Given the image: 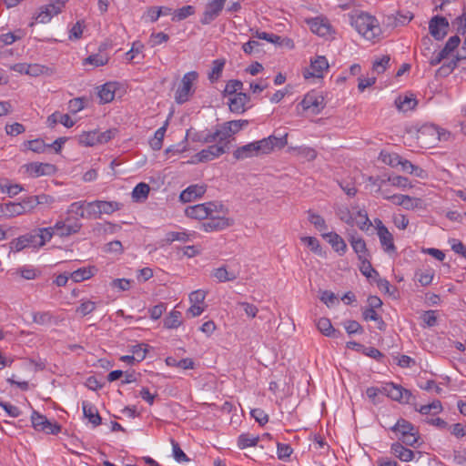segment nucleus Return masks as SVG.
Instances as JSON below:
<instances>
[{
  "label": "nucleus",
  "mask_w": 466,
  "mask_h": 466,
  "mask_svg": "<svg viewBox=\"0 0 466 466\" xmlns=\"http://www.w3.org/2000/svg\"><path fill=\"white\" fill-rule=\"evenodd\" d=\"M350 25L367 40H374L381 29L377 18L365 12H355L350 15Z\"/></svg>",
  "instance_id": "nucleus-1"
},
{
  "label": "nucleus",
  "mask_w": 466,
  "mask_h": 466,
  "mask_svg": "<svg viewBox=\"0 0 466 466\" xmlns=\"http://www.w3.org/2000/svg\"><path fill=\"white\" fill-rule=\"evenodd\" d=\"M390 430L396 434L399 441L407 446L415 447L420 439L418 429L402 418L399 419Z\"/></svg>",
  "instance_id": "nucleus-2"
},
{
  "label": "nucleus",
  "mask_w": 466,
  "mask_h": 466,
  "mask_svg": "<svg viewBox=\"0 0 466 466\" xmlns=\"http://www.w3.org/2000/svg\"><path fill=\"white\" fill-rule=\"evenodd\" d=\"M198 74L196 71L186 73L179 84L175 94V100L177 104L182 105L188 101L189 97L194 94V83L197 81Z\"/></svg>",
  "instance_id": "nucleus-3"
},
{
  "label": "nucleus",
  "mask_w": 466,
  "mask_h": 466,
  "mask_svg": "<svg viewBox=\"0 0 466 466\" xmlns=\"http://www.w3.org/2000/svg\"><path fill=\"white\" fill-rule=\"evenodd\" d=\"M288 144V134L280 135L279 137L271 135L266 138L255 141L257 151L258 155H268L274 149H281Z\"/></svg>",
  "instance_id": "nucleus-4"
},
{
  "label": "nucleus",
  "mask_w": 466,
  "mask_h": 466,
  "mask_svg": "<svg viewBox=\"0 0 466 466\" xmlns=\"http://www.w3.org/2000/svg\"><path fill=\"white\" fill-rule=\"evenodd\" d=\"M248 120L246 119H238V120H230L224 122L219 126L218 129L221 135L219 141L222 144L227 145V148L229 149V140L228 138L232 136L238 134L239 131L244 129L248 125Z\"/></svg>",
  "instance_id": "nucleus-5"
},
{
  "label": "nucleus",
  "mask_w": 466,
  "mask_h": 466,
  "mask_svg": "<svg viewBox=\"0 0 466 466\" xmlns=\"http://www.w3.org/2000/svg\"><path fill=\"white\" fill-rule=\"evenodd\" d=\"M381 394H385L391 400L399 402L409 403L412 398L410 390L393 382L385 383L382 386Z\"/></svg>",
  "instance_id": "nucleus-6"
},
{
  "label": "nucleus",
  "mask_w": 466,
  "mask_h": 466,
  "mask_svg": "<svg viewBox=\"0 0 466 466\" xmlns=\"http://www.w3.org/2000/svg\"><path fill=\"white\" fill-rule=\"evenodd\" d=\"M228 149L226 144H222L218 141L215 145H211L205 149H202L193 157L192 163L208 162L211 161L224 153Z\"/></svg>",
  "instance_id": "nucleus-7"
},
{
  "label": "nucleus",
  "mask_w": 466,
  "mask_h": 466,
  "mask_svg": "<svg viewBox=\"0 0 466 466\" xmlns=\"http://www.w3.org/2000/svg\"><path fill=\"white\" fill-rule=\"evenodd\" d=\"M82 228V224L76 218L67 216L65 219L57 220L55 224L56 233L61 238L76 234Z\"/></svg>",
  "instance_id": "nucleus-8"
},
{
  "label": "nucleus",
  "mask_w": 466,
  "mask_h": 466,
  "mask_svg": "<svg viewBox=\"0 0 466 466\" xmlns=\"http://www.w3.org/2000/svg\"><path fill=\"white\" fill-rule=\"evenodd\" d=\"M31 421L35 431H44L47 434H57L61 431V426L56 422H52L47 418L37 411H33Z\"/></svg>",
  "instance_id": "nucleus-9"
},
{
  "label": "nucleus",
  "mask_w": 466,
  "mask_h": 466,
  "mask_svg": "<svg viewBox=\"0 0 466 466\" xmlns=\"http://www.w3.org/2000/svg\"><path fill=\"white\" fill-rule=\"evenodd\" d=\"M207 221L201 224V228L206 232L220 231L234 224L232 218L226 216H208Z\"/></svg>",
  "instance_id": "nucleus-10"
},
{
  "label": "nucleus",
  "mask_w": 466,
  "mask_h": 466,
  "mask_svg": "<svg viewBox=\"0 0 466 466\" xmlns=\"http://www.w3.org/2000/svg\"><path fill=\"white\" fill-rule=\"evenodd\" d=\"M6 206L7 208H5V210L7 212L8 218L34 212L32 202H30L28 197L22 198L19 202L9 201L6 203Z\"/></svg>",
  "instance_id": "nucleus-11"
},
{
  "label": "nucleus",
  "mask_w": 466,
  "mask_h": 466,
  "mask_svg": "<svg viewBox=\"0 0 466 466\" xmlns=\"http://www.w3.org/2000/svg\"><path fill=\"white\" fill-rule=\"evenodd\" d=\"M329 68V63L325 56H319L314 60H311L309 68L303 71V76L306 79L310 77L320 78L323 76V72Z\"/></svg>",
  "instance_id": "nucleus-12"
},
{
  "label": "nucleus",
  "mask_w": 466,
  "mask_h": 466,
  "mask_svg": "<svg viewBox=\"0 0 466 466\" xmlns=\"http://www.w3.org/2000/svg\"><path fill=\"white\" fill-rule=\"evenodd\" d=\"M448 28L449 22L443 16L436 15L429 23L430 33L436 40H441L447 35Z\"/></svg>",
  "instance_id": "nucleus-13"
},
{
  "label": "nucleus",
  "mask_w": 466,
  "mask_h": 466,
  "mask_svg": "<svg viewBox=\"0 0 466 466\" xmlns=\"http://www.w3.org/2000/svg\"><path fill=\"white\" fill-rule=\"evenodd\" d=\"M433 136L435 141H449L451 138V133L447 129L439 127L436 125H429L422 127L420 131L419 138L422 139L424 136Z\"/></svg>",
  "instance_id": "nucleus-14"
},
{
  "label": "nucleus",
  "mask_w": 466,
  "mask_h": 466,
  "mask_svg": "<svg viewBox=\"0 0 466 466\" xmlns=\"http://www.w3.org/2000/svg\"><path fill=\"white\" fill-rule=\"evenodd\" d=\"M324 98L322 96L308 93L301 101L303 109L311 110L312 113L318 114L323 108Z\"/></svg>",
  "instance_id": "nucleus-15"
},
{
  "label": "nucleus",
  "mask_w": 466,
  "mask_h": 466,
  "mask_svg": "<svg viewBox=\"0 0 466 466\" xmlns=\"http://www.w3.org/2000/svg\"><path fill=\"white\" fill-rule=\"evenodd\" d=\"M207 190L205 185H191L184 189L179 196V199L183 203H188L201 198Z\"/></svg>",
  "instance_id": "nucleus-16"
},
{
  "label": "nucleus",
  "mask_w": 466,
  "mask_h": 466,
  "mask_svg": "<svg viewBox=\"0 0 466 466\" xmlns=\"http://www.w3.org/2000/svg\"><path fill=\"white\" fill-rule=\"evenodd\" d=\"M249 96L243 92H238L232 98H229L228 106L231 112L242 114L246 111V105L249 101Z\"/></svg>",
  "instance_id": "nucleus-17"
},
{
  "label": "nucleus",
  "mask_w": 466,
  "mask_h": 466,
  "mask_svg": "<svg viewBox=\"0 0 466 466\" xmlns=\"http://www.w3.org/2000/svg\"><path fill=\"white\" fill-rule=\"evenodd\" d=\"M223 8L218 6V5L211 4L208 2L205 5L204 12L199 20L200 24L203 25H207L211 24L214 20H216L221 14Z\"/></svg>",
  "instance_id": "nucleus-18"
},
{
  "label": "nucleus",
  "mask_w": 466,
  "mask_h": 466,
  "mask_svg": "<svg viewBox=\"0 0 466 466\" xmlns=\"http://www.w3.org/2000/svg\"><path fill=\"white\" fill-rule=\"evenodd\" d=\"M462 60H466V45L464 44L454 59L451 60L448 64H443L438 69V74L442 76H449L457 67L458 62Z\"/></svg>",
  "instance_id": "nucleus-19"
},
{
  "label": "nucleus",
  "mask_w": 466,
  "mask_h": 466,
  "mask_svg": "<svg viewBox=\"0 0 466 466\" xmlns=\"http://www.w3.org/2000/svg\"><path fill=\"white\" fill-rule=\"evenodd\" d=\"M308 25L314 34L320 36L328 35L330 32V25L328 21L319 17L309 19Z\"/></svg>",
  "instance_id": "nucleus-20"
},
{
  "label": "nucleus",
  "mask_w": 466,
  "mask_h": 466,
  "mask_svg": "<svg viewBox=\"0 0 466 466\" xmlns=\"http://www.w3.org/2000/svg\"><path fill=\"white\" fill-rule=\"evenodd\" d=\"M377 234L380 238V245L386 253L390 254V253L396 252V247L394 245L393 236L389 231L388 228H383L380 227V232Z\"/></svg>",
  "instance_id": "nucleus-21"
},
{
  "label": "nucleus",
  "mask_w": 466,
  "mask_h": 466,
  "mask_svg": "<svg viewBox=\"0 0 466 466\" xmlns=\"http://www.w3.org/2000/svg\"><path fill=\"white\" fill-rule=\"evenodd\" d=\"M322 237L328 240L333 249L343 255L347 251V245L344 239L335 232H329L322 234Z\"/></svg>",
  "instance_id": "nucleus-22"
},
{
  "label": "nucleus",
  "mask_w": 466,
  "mask_h": 466,
  "mask_svg": "<svg viewBox=\"0 0 466 466\" xmlns=\"http://www.w3.org/2000/svg\"><path fill=\"white\" fill-rule=\"evenodd\" d=\"M391 452L397 457L399 460L408 462L413 460L414 452L404 447L400 442L396 441L390 445Z\"/></svg>",
  "instance_id": "nucleus-23"
},
{
  "label": "nucleus",
  "mask_w": 466,
  "mask_h": 466,
  "mask_svg": "<svg viewBox=\"0 0 466 466\" xmlns=\"http://www.w3.org/2000/svg\"><path fill=\"white\" fill-rule=\"evenodd\" d=\"M82 409L84 416L88 419L94 427L101 424L102 419L96 406L85 400L82 402Z\"/></svg>",
  "instance_id": "nucleus-24"
},
{
  "label": "nucleus",
  "mask_w": 466,
  "mask_h": 466,
  "mask_svg": "<svg viewBox=\"0 0 466 466\" xmlns=\"http://www.w3.org/2000/svg\"><path fill=\"white\" fill-rule=\"evenodd\" d=\"M212 277L218 282L233 281L238 277V271L228 270L226 266H222L212 271Z\"/></svg>",
  "instance_id": "nucleus-25"
},
{
  "label": "nucleus",
  "mask_w": 466,
  "mask_h": 466,
  "mask_svg": "<svg viewBox=\"0 0 466 466\" xmlns=\"http://www.w3.org/2000/svg\"><path fill=\"white\" fill-rule=\"evenodd\" d=\"M317 328L323 335L327 337L339 338L341 336V332L338 329H335L330 320L327 318H320L317 321Z\"/></svg>",
  "instance_id": "nucleus-26"
},
{
  "label": "nucleus",
  "mask_w": 466,
  "mask_h": 466,
  "mask_svg": "<svg viewBox=\"0 0 466 466\" xmlns=\"http://www.w3.org/2000/svg\"><path fill=\"white\" fill-rule=\"evenodd\" d=\"M233 156L237 160H241L254 156H258L255 142H251L242 147H238L233 152Z\"/></svg>",
  "instance_id": "nucleus-27"
},
{
  "label": "nucleus",
  "mask_w": 466,
  "mask_h": 466,
  "mask_svg": "<svg viewBox=\"0 0 466 466\" xmlns=\"http://www.w3.org/2000/svg\"><path fill=\"white\" fill-rule=\"evenodd\" d=\"M207 207L205 203L198 204L195 206L187 207L185 210L186 216L194 218V219H207L208 217V212L207 211Z\"/></svg>",
  "instance_id": "nucleus-28"
},
{
  "label": "nucleus",
  "mask_w": 466,
  "mask_h": 466,
  "mask_svg": "<svg viewBox=\"0 0 466 466\" xmlns=\"http://www.w3.org/2000/svg\"><path fill=\"white\" fill-rule=\"evenodd\" d=\"M59 14V7L54 9V6H50L49 5H46L41 6L39 13L35 17V21L38 23L46 24L48 23L53 16L57 15Z\"/></svg>",
  "instance_id": "nucleus-29"
},
{
  "label": "nucleus",
  "mask_w": 466,
  "mask_h": 466,
  "mask_svg": "<svg viewBox=\"0 0 466 466\" xmlns=\"http://www.w3.org/2000/svg\"><path fill=\"white\" fill-rule=\"evenodd\" d=\"M417 104L418 101L412 95L404 96H400L395 100V105L397 108L402 112H407L409 110L414 109Z\"/></svg>",
  "instance_id": "nucleus-30"
},
{
  "label": "nucleus",
  "mask_w": 466,
  "mask_h": 466,
  "mask_svg": "<svg viewBox=\"0 0 466 466\" xmlns=\"http://www.w3.org/2000/svg\"><path fill=\"white\" fill-rule=\"evenodd\" d=\"M167 125L168 123L167 121H166V123L161 127L157 129V131L154 134V137L149 140L150 147L153 150L157 151L162 148L163 140L167 131Z\"/></svg>",
  "instance_id": "nucleus-31"
},
{
  "label": "nucleus",
  "mask_w": 466,
  "mask_h": 466,
  "mask_svg": "<svg viewBox=\"0 0 466 466\" xmlns=\"http://www.w3.org/2000/svg\"><path fill=\"white\" fill-rule=\"evenodd\" d=\"M116 86L113 83H106L104 84L99 91L98 96L100 98L101 103H109L115 97Z\"/></svg>",
  "instance_id": "nucleus-32"
},
{
  "label": "nucleus",
  "mask_w": 466,
  "mask_h": 466,
  "mask_svg": "<svg viewBox=\"0 0 466 466\" xmlns=\"http://www.w3.org/2000/svg\"><path fill=\"white\" fill-rule=\"evenodd\" d=\"M350 242L359 259L369 256L366 242L362 238L351 237Z\"/></svg>",
  "instance_id": "nucleus-33"
},
{
  "label": "nucleus",
  "mask_w": 466,
  "mask_h": 466,
  "mask_svg": "<svg viewBox=\"0 0 466 466\" xmlns=\"http://www.w3.org/2000/svg\"><path fill=\"white\" fill-rule=\"evenodd\" d=\"M150 187L144 182L138 183L132 191V198L136 202H142L148 197Z\"/></svg>",
  "instance_id": "nucleus-34"
},
{
  "label": "nucleus",
  "mask_w": 466,
  "mask_h": 466,
  "mask_svg": "<svg viewBox=\"0 0 466 466\" xmlns=\"http://www.w3.org/2000/svg\"><path fill=\"white\" fill-rule=\"evenodd\" d=\"M174 241L187 242L189 241V234L187 232L169 231L166 234L165 238L161 241V246L170 245Z\"/></svg>",
  "instance_id": "nucleus-35"
},
{
  "label": "nucleus",
  "mask_w": 466,
  "mask_h": 466,
  "mask_svg": "<svg viewBox=\"0 0 466 466\" xmlns=\"http://www.w3.org/2000/svg\"><path fill=\"white\" fill-rule=\"evenodd\" d=\"M259 441L258 436L250 433H242L238 438V446L239 449L244 450L248 447H254Z\"/></svg>",
  "instance_id": "nucleus-36"
},
{
  "label": "nucleus",
  "mask_w": 466,
  "mask_h": 466,
  "mask_svg": "<svg viewBox=\"0 0 466 466\" xmlns=\"http://www.w3.org/2000/svg\"><path fill=\"white\" fill-rule=\"evenodd\" d=\"M122 206L123 205L121 203L116 202V201L98 200L99 210L97 212L100 213V215H102V214L110 215V214L114 213L115 211L121 209Z\"/></svg>",
  "instance_id": "nucleus-37"
},
{
  "label": "nucleus",
  "mask_w": 466,
  "mask_h": 466,
  "mask_svg": "<svg viewBox=\"0 0 466 466\" xmlns=\"http://www.w3.org/2000/svg\"><path fill=\"white\" fill-rule=\"evenodd\" d=\"M225 63V59H216L213 61L211 71L208 73V79L211 83H215L220 78Z\"/></svg>",
  "instance_id": "nucleus-38"
},
{
  "label": "nucleus",
  "mask_w": 466,
  "mask_h": 466,
  "mask_svg": "<svg viewBox=\"0 0 466 466\" xmlns=\"http://www.w3.org/2000/svg\"><path fill=\"white\" fill-rule=\"evenodd\" d=\"M181 312L173 309L164 319V327L167 329H177L181 325Z\"/></svg>",
  "instance_id": "nucleus-39"
},
{
  "label": "nucleus",
  "mask_w": 466,
  "mask_h": 466,
  "mask_svg": "<svg viewBox=\"0 0 466 466\" xmlns=\"http://www.w3.org/2000/svg\"><path fill=\"white\" fill-rule=\"evenodd\" d=\"M208 216H226L228 209L219 201H210L205 203Z\"/></svg>",
  "instance_id": "nucleus-40"
},
{
  "label": "nucleus",
  "mask_w": 466,
  "mask_h": 466,
  "mask_svg": "<svg viewBox=\"0 0 466 466\" xmlns=\"http://www.w3.org/2000/svg\"><path fill=\"white\" fill-rule=\"evenodd\" d=\"M360 261V270L368 279H373L374 280L379 277V272L373 268L368 257L359 259Z\"/></svg>",
  "instance_id": "nucleus-41"
},
{
  "label": "nucleus",
  "mask_w": 466,
  "mask_h": 466,
  "mask_svg": "<svg viewBox=\"0 0 466 466\" xmlns=\"http://www.w3.org/2000/svg\"><path fill=\"white\" fill-rule=\"evenodd\" d=\"M98 132L96 131L83 132L78 136V143L86 147H93L98 144Z\"/></svg>",
  "instance_id": "nucleus-42"
},
{
  "label": "nucleus",
  "mask_w": 466,
  "mask_h": 466,
  "mask_svg": "<svg viewBox=\"0 0 466 466\" xmlns=\"http://www.w3.org/2000/svg\"><path fill=\"white\" fill-rule=\"evenodd\" d=\"M461 39L458 35L451 36L446 42L444 47L440 51L441 57H448L460 45Z\"/></svg>",
  "instance_id": "nucleus-43"
},
{
  "label": "nucleus",
  "mask_w": 466,
  "mask_h": 466,
  "mask_svg": "<svg viewBox=\"0 0 466 466\" xmlns=\"http://www.w3.org/2000/svg\"><path fill=\"white\" fill-rule=\"evenodd\" d=\"M96 308V303L89 299H82L80 305L76 309V313L80 317H85L92 313Z\"/></svg>",
  "instance_id": "nucleus-44"
},
{
  "label": "nucleus",
  "mask_w": 466,
  "mask_h": 466,
  "mask_svg": "<svg viewBox=\"0 0 466 466\" xmlns=\"http://www.w3.org/2000/svg\"><path fill=\"white\" fill-rule=\"evenodd\" d=\"M195 12L196 8L193 5H184L174 12L172 21H182L193 15Z\"/></svg>",
  "instance_id": "nucleus-45"
},
{
  "label": "nucleus",
  "mask_w": 466,
  "mask_h": 466,
  "mask_svg": "<svg viewBox=\"0 0 466 466\" xmlns=\"http://www.w3.org/2000/svg\"><path fill=\"white\" fill-rule=\"evenodd\" d=\"M380 158L384 164L392 167H396L401 163V157L397 153H387L382 151L380 152Z\"/></svg>",
  "instance_id": "nucleus-46"
},
{
  "label": "nucleus",
  "mask_w": 466,
  "mask_h": 466,
  "mask_svg": "<svg viewBox=\"0 0 466 466\" xmlns=\"http://www.w3.org/2000/svg\"><path fill=\"white\" fill-rule=\"evenodd\" d=\"M37 235H38V241L40 244V247H43L47 241H49L54 234L56 233V228L54 227H48V228H42L36 229Z\"/></svg>",
  "instance_id": "nucleus-47"
},
{
  "label": "nucleus",
  "mask_w": 466,
  "mask_h": 466,
  "mask_svg": "<svg viewBox=\"0 0 466 466\" xmlns=\"http://www.w3.org/2000/svg\"><path fill=\"white\" fill-rule=\"evenodd\" d=\"M94 268H81L71 273V279L75 282H80L83 280H86L93 276Z\"/></svg>",
  "instance_id": "nucleus-48"
},
{
  "label": "nucleus",
  "mask_w": 466,
  "mask_h": 466,
  "mask_svg": "<svg viewBox=\"0 0 466 466\" xmlns=\"http://www.w3.org/2000/svg\"><path fill=\"white\" fill-rule=\"evenodd\" d=\"M308 214H309V218H308L309 221L312 225H314V227L318 230L323 231L328 228L325 219L320 215L316 214V213L312 212L311 210H309Z\"/></svg>",
  "instance_id": "nucleus-49"
},
{
  "label": "nucleus",
  "mask_w": 466,
  "mask_h": 466,
  "mask_svg": "<svg viewBox=\"0 0 466 466\" xmlns=\"http://www.w3.org/2000/svg\"><path fill=\"white\" fill-rule=\"evenodd\" d=\"M30 202H32L33 210L39 205H50L54 202V198L48 195L41 194L36 196H28Z\"/></svg>",
  "instance_id": "nucleus-50"
},
{
  "label": "nucleus",
  "mask_w": 466,
  "mask_h": 466,
  "mask_svg": "<svg viewBox=\"0 0 466 466\" xmlns=\"http://www.w3.org/2000/svg\"><path fill=\"white\" fill-rule=\"evenodd\" d=\"M25 146L31 151L35 153H44L47 148V144L44 140L37 138L30 141H26Z\"/></svg>",
  "instance_id": "nucleus-51"
},
{
  "label": "nucleus",
  "mask_w": 466,
  "mask_h": 466,
  "mask_svg": "<svg viewBox=\"0 0 466 466\" xmlns=\"http://www.w3.org/2000/svg\"><path fill=\"white\" fill-rule=\"evenodd\" d=\"M52 166L49 164L43 163H31L27 167V170L34 177H40L46 174V168H51Z\"/></svg>",
  "instance_id": "nucleus-52"
},
{
  "label": "nucleus",
  "mask_w": 466,
  "mask_h": 466,
  "mask_svg": "<svg viewBox=\"0 0 466 466\" xmlns=\"http://www.w3.org/2000/svg\"><path fill=\"white\" fill-rule=\"evenodd\" d=\"M292 452L293 450L289 444L280 442L277 443V455L279 460L284 461H288Z\"/></svg>",
  "instance_id": "nucleus-53"
},
{
  "label": "nucleus",
  "mask_w": 466,
  "mask_h": 466,
  "mask_svg": "<svg viewBox=\"0 0 466 466\" xmlns=\"http://www.w3.org/2000/svg\"><path fill=\"white\" fill-rule=\"evenodd\" d=\"M21 277L25 279L31 280L36 279L40 275V271L32 266H24L17 269Z\"/></svg>",
  "instance_id": "nucleus-54"
},
{
  "label": "nucleus",
  "mask_w": 466,
  "mask_h": 466,
  "mask_svg": "<svg viewBox=\"0 0 466 466\" xmlns=\"http://www.w3.org/2000/svg\"><path fill=\"white\" fill-rule=\"evenodd\" d=\"M169 40V35L164 32L155 33L153 32L148 40V44L151 47H155L162 43H166Z\"/></svg>",
  "instance_id": "nucleus-55"
},
{
  "label": "nucleus",
  "mask_w": 466,
  "mask_h": 466,
  "mask_svg": "<svg viewBox=\"0 0 466 466\" xmlns=\"http://www.w3.org/2000/svg\"><path fill=\"white\" fill-rule=\"evenodd\" d=\"M378 288L389 295H394L397 288L392 286L386 279H380V276L375 279Z\"/></svg>",
  "instance_id": "nucleus-56"
},
{
  "label": "nucleus",
  "mask_w": 466,
  "mask_h": 466,
  "mask_svg": "<svg viewBox=\"0 0 466 466\" xmlns=\"http://www.w3.org/2000/svg\"><path fill=\"white\" fill-rule=\"evenodd\" d=\"M301 241L315 254H321L322 249L319 241L315 237H303Z\"/></svg>",
  "instance_id": "nucleus-57"
},
{
  "label": "nucleus",
  "mask_w": 466,
  "mask_h": 466,
  "mask_svg": "<svg viewBox=\"0 0 466 466\" xmlns=\"http://www.w3.org/2000/svg\"><path fill=\"white\" fill-rule=\"evenodd\" d=\"M171 444L173 450V457L177 462H186L189 461L187 456L181 450L180 445L177 441L171 440Z\"/></svg>",
  "instance_id": "nucleus-58"
},
{
  "label": "nucleus",
  "mask_w": 466,
  "mask_h": 466,
  "mask_svg": "<svg viewBox=\"0 0 466 466\" xmlns=\"http://www.w3.org/2000/svg\"><path fill=\"white\" fill-rule=\"evenodd\" d=\"M390 60V58L389 56H383L381 58L375 60L372 65V70L378 75L382 74L385 72Z\"/></svg>",
  "instance_id": "nucleus-59"
},
{
  "label": "nucleus",
  "mask_w": 466,
  "mask_h": 466,
  "mask_svg": "<svg viewBox=\"0 0 466 466\" xmlns=\"http://www.w3.org/2000/svg\"><path fill=\"white\" fill-rule=\"evenodd\" d=\"M243 87V83L240 80L232 79L229 80L225 87L224 93L225 95H236L238 90H241Z\"/></svg>",
  "instance_id": "nucleus-60"
},
{
  "label": "nucleus",
  "mask_w": 466,
  "mask_h": 466,
  "mask_svg": "<svg viewBox=\"0 0 466 466\" xmlns=\"http://www.w3.org/2000/svg\"><path fill=\"white\" fill-rule=\"evenodd\" d=\"M108 62V58L100 54L91 55L85 59V64H90L94 66H101Z\"/></svg>",
  "instance_id": "nucleus-61"
},
{
  "label": "nucleus",
  "mask_w": 466,
  "mask_h": 466,
  "mask_svg": "<svg viewBox=\"0 0 466 466\" xmlns=\"http://www.w3.org/2000/svg\"><path fill=\"white\" fill-rule=\"evenodd\" d=\"M85 27L84 21H77L69 31L70 40H78L82 37L83 30Z\"/></svg>",
  "instance_id": "nucleus-62"
},
{
  "label": "nucleus",
  "mask_w": 466,
  "mask_h": 466,
  "mask_svg": "<svg viewBox=\"0 0 466 466\" xmlns=\"http://www.w3.org/2000/svg\"><path fill=\"white\" fill-rule=\"evenodd\" d=\"M250 415L260 426L265 425L268 421V415L261 409L251 410Z\"/></svg>",
  "instance_id": "nucleus-63"
},
{
  "label": "nucleus",
  "mask_w": 466,
  "mask_h": 466,
  "mask_svg": "<svg viewBox=\"0 0 466 466\" xmlns=\"http://www.w3.org/2000/svg\"><path fill=\"white\" fill-rule=\"evenodd\" d=\"M453 25L456 26L457 31L460 34L465 35V32H466V7L464 8L462 15L458 16L455 19V21L453 22Z\"/></svg>",
  "instance_id": "nucleus-64"
}]
</instances>
